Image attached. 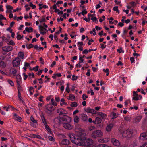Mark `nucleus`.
<instances>
[{
    "label": "nucleus",
    "instance_id": "nucleus-44",
    "mask_svg": "<svg viewBox=\"0 0 147 147\" xmlns=\"http://www.w3.org/2000/svg\"><path fill=\"white\" fill-rule=\"evenodd\" d=\"M72 80L73 81H74L76 80L78 78V77L77 76H75L74 75H73L72 76Z\"/></svg>",
    "mask_w": 147,
    "mask_h": 147
},
{
    "label": "nucleus",
    "instance_id": "nucleus-41",
    "mask_svg": "<svg viewBox=\"0 0 147 147\" xmlns=\"http://www.w3.org/2000/svg\"><path fill=\"white\" fill-rule=\"evenodd\" d=\"M23 79L24 80H26L28 76L25 73H23Z\"/></svg>",
    "mask_w": 147,
    "mask_h": 147
},
{
    "label": "nucleus",
    "instance_id": "nucleus-22",
    "mask_svg": "<svg viewBox=\"0 0 147 147\" xmlns=\"http://www.w3.org/2000/svg\"><path fill=\"white\" fill-rule=\"evenodd\" d=\"M87 119V116L85 114H83L82 115V120L84 121H86Z\"/></svg>",
    "mask_w": 147,
    "mask_h": 147
},
{
    "label": "nucleus",
    "instance_id": "nucleus-45",
    "mask_svg": "<svg viewBox=\"0 0 147 147\" xmlns=\"http://www.w3.org/2000/svg\"><path fill=\"white\" fill-rule=\"evenodd\" d=\"M30 119L31 121L32 122L35 123H37V121L34 119L33 117L31 116L30 117Z\"/></svg>",
    "mask_w": 147,
    "mask_h": 147
},
{
    "label": "nucleus",
    "instance_id": "nucleus-55",
    "mask_svg": "<svg viewBox=\"0 0 147 147\" xmlns=\"http://www.w3.org/2000/svg\"><path fill=\"white\" fill-rule=\"evenodd\" d=\"M16 118H17V120L18 121H19L20 122H21V120L22 119L21 117L18 116H17V117H16Z\"/></svg>",
    "mask_w": 147,
    "mask_h": 147
},
{
    "label": "nucleus",
    "instance_id": "nucleus-50",
    "mask_svg": "<svg viewBox=\"0 0 147 147\" xmlns=\"http://www.w3.org/2000/svg\"><path fill=\"white\" fill-rule=\"evenodd\" d=\"M22 38V36L20 34L17 35V39L18 40L21 39Z\"/></svg>",
    "mask_w": 147,
    "mask_h": 147
},
{
    "label": "nucleus",
    "instance_id": "nucleus-17",
    "mask_svg": "<svg viewBox=\"0 0 147 147\" xmlns=\"http://www.w3.org/2000/svg\"><path fill=\"white\" fill-rule=\"evenodd\" d=\"M53 111V110L48 109L46 110V112L47 113L48 115L49 116H51L52 114V112Z\"/></svg>",
    "mask_w": 147,
    "mask_h": 147
},
{
    "label": "nucleus",
    "instance_id": "nucleus-48",
    "mask_svg": "<svg viewBox=\"0 0 147 147\" xmlns=\"http://www.w3.org/2000/svg\"><path fill=\"white\" fill-rule=\"evenodd\" d=\"M38 68L39 66H36L35 67H34L32 69L36 71H38Z\"/></svg>",
    "mask_w": 147,
    "mask_h": 147
},
{
    "label": "nucleus",
    "instance_id": "nucleus-20",
    "mask_svg": "<svg viewBox=\"0 0 147 147\" xmlns=\"http://www.w3.org/2000/svg\"><path fill=\"white\" fill-rule=\"evenodd\" d=\"M74 117V121L75 123H78L79 121V119L78 116L76 115H75Z\"/></svg>",
    "mask_w": 147,
    "mask_h": 147
},
{
    "label": "nucleus",
    "instance_id": "nucleus-25",
    "mask_svg": "<svg viewBox=\"0 0 147 147\" xmlns=\"http://www.w3.org/2000/svg\"><path fill=\"white\" fill-rule=\"evenodd\" d=\"M111 115L112 116V119H115L117 117L116 114L114 112H112L111 113Z\"/></svg>",
    "mask_w": 147,
    "mask_h": 147
},
{
    "label": "nucleus",
    "instance_id": "nucleus-39",
    "mask_svg": "<svg viewBox=\"0 0 147 147\" xmlns=\"http://www.w3.org/2000/svg\"><path fill=\"white\" fill-rule=\"evenodd\" d=\"M32 2H30V6L31 7L32 9H35L36 8V6L34 5L32 3Z\"/></svg>",
    "mask_w": 147,
    "mask_h": 147
},
{
    "label": "nucleus",
    "instance_id": "nucleus-63",
    "mask_svg": "<svg viewBox=\"0 0 147 147\" xmlns=\"http://www.w3.org/2000/svg\"><path fill=\"white\" fill-rule=\"evenodd\" d=\"M40 22L42 23L46 21V20L45 18L41 19L39 21Z\"/></svg>",
    "mask_w": 147,
    "mask_h": 147
},
{
    "label": "nucleus",
    "instance_id": "nucleus-40",
    "mask_svg": "<svg viewBox=\"0 0 147 147\" xmlns=\"http://www.w3.org/2000/svg\"><path fill=\"white\" fill-rule=\"evenodd\" d=\"M77 45L78 47L82 46L83 45V42H78Z\"/></svg>",
    "mask_w": 147,
    "mask_h": 147
},
{
    "label": "nucleus",
    "instance_id": "nucleus-14",
    "mask_svg": "<svg viewBox=\"0 0 147 147\" xmlns=\"http://www.w3.org/2000/svg\"><path fill=\"white\" fill-rule=\"evenodd\" d=\"M21 78V77L20 75L18 74L16 76V81L17 83H20Z\"/></svg>",
    "mask_w": 147,
    "mask_h": 147
},
{
    "label": "nucleus",
    "instance_id": "nucleus-56",
    "mask_svg": "<svg viewBox=\"0 0 147 147\" xmlns=\"http://www.w3.org/2000/svg\"><path fill=\"white\" fill-rule=\"evenodd\" d=\"M113 10L115 11H118V7L117 6H115L113 8Z\"/></svg>",
    "mask_w": 147,
    "mask_h": 147
},
{
    "label": "nucleus",
    "instance_id": "nucleus-11",
    "mask_svg": "<svg viewBox=\"0 0 147 147\" xmlns=\"http://www.w3.org/2000/svg\"><path fill=\"white\" fill-rule=\"evenodd\" d=\"M96 114L98 116H100L103 119H105L107 117L106 115L102 112H97Z\"/></svg>",
    "mask_w": 147,
    "mask_h": 147
},
{
    "label": "nucleus",
    "instance_id": "nucleus-1",
    "mask_svg": "<svg viewBox=\"0 0 147 147\" xmlns=\"http://www.w3.org/2000/svg\"><path fill=\"white\" fill-rule=\"evenodd\" d=\"M69 136L71 142L77 145L90 146L92 145L93 143L91 139L86 138L83 139L80 136L76 135L74 134H70Z\"/></svg>",
    "mask_w": 147,
    "mask_h": 147
},
{
    "label": "nucleus",
    "instance_id": "nucleus-42",
    "mask_svg": "<svg viewBox=\"0 0 147 147\" xmlns=\"http://www.w3.org/2000/svg\"><path fill=\"white\" fill-rule=\"evenodd\" d=\"M87 12L86 10V9H84L82 11V12H81V13H82V14L84 16L85 14H86L87 13Z\"/></svg>",
    "mask_w": 147,
    "mask_h": 147
},
{
    "label": "nucleus",
    "instance_id": "nucleus-24",
    "mask_svg": "<svg viewBox=\"0 0 147 147\" xmlns=\"http://www.w3.org/2000/svg\"><path fill=\"white\" fill-rule=\"evenodd\" d=\"M45 107L46 110L51 109H52L53 107L50 104H47L46 106Z\"/></svg>",
    "mask_w": 147,
    "mask_h": 147
},
{
    "label": "nucleus",
    "instance_id": "nucleus-3",
    "mask_svg": "<svg viewBox=\"0 0 147 147\" xmlns=\"http://www.w3.org/2000/svg\"><path fill=\"white\" fill-rule=\"evenodd\" d=\"M103 133L100 130H97L93 132L92 134L93 138H95L97 137H100L103 135Z\"/></svg>",
    "mask_w": 147,
    "mask_h": 147
},
{
    "label": "nucleus",
    "instance_id": "nucleus-18",
    "mask_svg": "<svg viewBox=\"0 0 147 147\" xmlns=\"http://www.w3.org/2000/svg\"><path fill=\"white\" fill-rule=\"evenodd\" d=\"M45 129H46L47 131L50 134H51L52 131H51V129L49 127L48 125H45Z\"/></svg>",
    "mask_w": 147,
    "mask_h": 147
},
{
    "label": "nucleus",
    "instance_id": "nucleus-58",
    "mask_svg": "<svg viewBox=\"0 0 147 147\" xmlns=\"http://www.w3.org/2000/svg\"><path fill=\"white\" fill-rule=\"evenodd\" d=\"M130 60L131 61L132 63H134L135 61L134 57H131L130 58Z\"/></svg>",
    "mask_w": 147,
    "mask_h": 147
},
{
    "label": "nucleus",
    "instance_id": "nucleus-23",
    "mask_svg": "<svg viewBox=\"0 0 147 147\" xmlns=\"http://www.w3.org/2000/svg\"><path fill=\"white\" fill-rule=\"evenodd\" d=\"M96 119L97 122V124H99L102 121V119L101 118L99 117H96Z\"/></svg>",
    "mask_w": 147,
    "mask_h": 147
},
{
    "label": "nucleus",
    "instance_id": "nucleus-38",
    "mask_svg": "<svg viewBox=\"0 0 147 147\" xmlns=\"http://www.w3.org/2000/svg\"><path fill=\"white\" fill-rule=\"evenodd\" d=\"M7 82L11 85L12 86H13L14 85V84L13 82V81L10 80H7Z\"/></svg>",
    "mask_w": 147,
    "mask_h": 147
},
{
    "label": "nucleus",
    "instance_id": "nucleus-2",
    "mask_svg": "<svg viewBox=\"0 0 147 147\" xmlns=\"http://www.w3.org/2000/svg\"><path fill=\"white\" fill-rule=\"evenodd\" d=\"M71 121V118L67 115H64L62 117H60L59 120L60 123H63V127L68 129H71L73 128L70 123Z\"/></svg>",
    "mask_w": 147,
    "mask_h": 147
},
{
    "label": "nucleus",
    "instance_id": "nucleus-54",
    "mask_svg": "<svg viewBox=\"0 0 147 147\" xmlns=\"http://www.w3.org/2000/svg\"><path fill=\"white\" fill-rule=\"evenodd\" d=\"M30 64L28 63H27L26 62H25L24 63V66L25 67H28L30 66Z\"/></svg>",
    "mask_w": 147,
    "mask_h": 147
},
{
    "label": "nucleus",
    "instance_id": "nucleus-60",
    "mask_svg": "<svg viewBox=\"0 0 147 147\" xmlns=\"http://www.w3.org/2000/svg\"><path fill=\"white\" fill-rule=\"evenodd\" d=\"M63 3V1H58L56 3V4L58 5L59 4H62Z\"/></svg>",
    "mask_w": 147,
    "mask_h": 147
},
{
    "label": "nucleus",
    "instance_id": "nucleus-49",
    "mask_svg": "<svg viewBox=\"0 0 147 147\" xmlns=\"http://www.w3.org/2000/svg\"><path fill=\"white\" fill-rule=\"evenodd\" d=\"M48 138L50 141H53V140H54V139L51 136H48Z\"/></svg>",
    "mask_w": 147,
    "mask_h": 147
},
{
    "label": "nucleus",
    "instance_id": "nucleus-29",
    "mask_svg": "<svg viewBox=\"0 0 147 147\" xmlns=\"http://www.w3.org/2000/svg\"><path fill=\"white\" fill-rule=\"evenodd\" d=\"M33 136L34 138H37L40 139H42L43 138L42 137L38 135H36V134H33Z\"/></svg>",
    "mask_w": 147,
    "mask_h": 147
},
{
    "label": "nucleus",
    "instance_id": "nucleus-47",
    "mask_svg": "<svg viewBox=\"0 0 147 147\" xmlns=\"http://www.w3.org/2000/svg\"><path fill=\"white\" fill-rule=\"evenodd\" d=\"M3 19L6 20V19L5 17H4L3 15L0 14V21L1 20Z\"/></svg>",
    "mask_w": 147,
    "mask_h": 147
},
{
    "label": "nucleus",
    "instance_id": "nucleus-61",
    "mask_svg": "<svg viewBox=\"0 0 147 147\" xmlns=\"http://www.w3.org/2000/svg\"><path fill=\"white\" fill-rule=\"evenodd\" d=\"M43 5V4L41 3H39L38 5L39 6V9L40 10H41L42 8V6Z\"/></svg>",
    "mask_w": 147,
    "mask_h": 147
},
{
    "label": "nucleus",
    "instance_id": "nucleus-36",
    "mask_svg": "<svg viewBox=\"0 0 147 147\" xmlns=\"http://www.w3.org/2000/svg\"><path fill=\"white\" fill-rule=\"evenodd\" d=\"M129 4L131 5V7L136 6V3L134 1L131 2L129 3Z\"/></svg>",
    "mask_w": 147,
    "mask_h": 147
},
{
    "label": "nucleus",
    "instance_id": "nucleus-31",
    "mask_svg": "<svg viewBox=\"0 0 147 147\" xmlns=\"http://www.w3.org/2000/svg\"><path fill=\"white\" fill-rule=\"evenodd\" d=\"M26 46L27 49H30L34 47V45L32 44H30L28 45L27 44Z\"/></svg>",
    "mask_w": 147,
    "mask_h": 147
},
{
    "label": "nucleus",
    "instance_id": "nucleus-19",
    "mask_svg": "<svg viewBox=\"0 0 147 147\" xmlns=\"http://www.w3.org/2000/svg\"><path fill=\"white\" fill-rule=\"evenodd\" d=\"M18 56L21 59H22L23 58L24 56V53L22 52H20L18 54Z\"/></svg>",
    "mask_w": 147,
    "mask_h": 147
},
{
    "label": "nucleus",
    "instance_id": "nucleus-16",
    "mask_svg": "<svg viewBox=\"0 0 147 147\" xmlns=\"http://www.w3.org/2000/svg\"><path fill=\"white\" fill-rule=\"evenodd\" d=\"M25 30L28 32L30 33L33 32V29L32 27H29V28L26 27L25 28Z\"/></svg>",
    "mask_w": 147,
    "mask_h": 147
},
{
    "label": "nucleus",
    "instance_id": "nucleus-51",
    "mask_svg": "<svg viewBox=\"0 0 147 147\" xmlns=\"http://www.w3.org/2000/svg\"><path fill=\"white\" fill-rule=\"evenodd\" d=\"M117 66H122L123 65V63L120 61H118V63L116 64Z\"/></svg>",
    "mask_w": 147,
    "mask_h": 147
},
{
    "label": "nucleus",
    "instance_id": "nucleus-9",
    "mask_svg": "<svg viewBox=\"0 0 147 147\" xmlns=\"http://www.w3.org/2000/svg\"><path fill=\"white\" fill-rule=\"evenodd\" d=\"M85 111L88 113H92V114H96L97 113V111L94 109L90 108H87L85 110Z\"/></svg>",
    "mask_w": 147,
    "mask_h": 147
},
{
    "label": "nucleus",
    "instance_id": "nucleus-15",
    "mask_svg": "<svg viewBox=\"0 0 147 147\" xmlns=\"http://www.w3.org/2000/svg\"><path fill=\"white\" fill-rule=\"evenodd\" d=\"M41 117L43 123L44 124V125H47L46 119L44 116L43 115H42V116H41Z\"/></svg>",
    "mask_w": 147,
    "mask_h": 147
},
{
    "label": "nucleus",
    "instance_id": "nucleus-34",
    "mask_svg": "<svg viewBox=\"0 0 147 147\" xmlns=\"http://www.w3.org/2000/svg\"><path fill=\"white\" fill-rule=\"evenodd\" d=\"M51 102L52 105L56 106L57 104L56 103H55L54 102V99L53 98H52L51 100Z\"/></svg>",
    "mask_w": 147,
    "mask_h": 147
},
{
    "label": "nucleus",
    "instance_id": "nucleus-12",
    "mask_svg": "<svg viewBox=\"0 0 147 147\" xmlns=\"http://www.w3.org/2000/svg\"><path fill=\"white\" fill-rule=\"evenodd\" d=\"M113 127V124L112 123L109 124L107 125L106 127V130L107 132H110Z\"/></svg>",
    "mask_w": 147,
    "mask_h": 147
},
{
    "label": "nucleus",
    "instance_id": "nucleus-37",
    "mask_svg": "<svg viewBox=\"0 0 147 147\" xmlns=\"http://www.w3.org/2000/svg\"><path fill=\"white\" fill-rule=\"evenodd\" d=\"M132 99L133 100H134L136 101L140 100V98L138 96V95L133 96Z\"/></svg>",
    "mask_w": 147,
    "mask_h": 147
},
{
    "label": "nucleus",
    "instance_id": "nucleus-30",
    "mask_svg": "<svg viewBox=\"0 0 147 147\" xmlns=\"http://www.w3.org/2000/svg\"><path fill=\"white\" fill-rule=\"evenodd\" d=\"M17 89L18 91H21L22 88L20 84V83H17Z\"/></svg>",
    "mask_w": 147,
    "mask_h": 147
},
{
    "label": "nucleus",
    "instance_id": "nucleus-28",
    "mask_svg": "<svg viewBox=\"0 0 147 147\" xmlns=\"http://www.w3.org/2000/svg\"><path fill=\"white\" fill-rule=\"evenodd\" d=\"M69 84L68 83H67V87L66 88L65 90L68 93H69L70 92V88L69 87Z\"/></svg>",
    "mask_w": 147,
    "mask_h": 147
},
{
    "label": "nucleus",
    "instance_id": "nucleus-5",
    "mask_svg": "<svg viewBox=\"0 0 147 147\" xmlns=\"http://www.w3.org/2000/svg\"><path fill=\"white\" fill-rule=\"evenodd\" d=\"M2 49L5 52H8L11 51L13 49V48L11 46H7L3 47Z\"/></svg>",
    "mask_w": 147,
    "mask_h": 147
},
{
    "label": "nucleus",
    "instance_id": "nucleus-10",
    "mask_svg": "<svg viewBox=\"0 0 147 147\" xmlns=\"http://www.w3.org/2000/svg\"><path fill=\"white\" fill-rule=\"evenodd\" d=\"M38 27L40 34L43 35L45 34L46 32L44 31V28L41 25H39Z\"/></svg>",
    "mask_w": 147,
    "mask_h": 147
},
{
    "label": "nucleus",
    "instance_id": "nucleus-26",
    "mask_svg": "<svg viewBox=\"0 0 147 147\" xmlns=\"http://www.w3.org/2000/svg\"><path fill=\"white\" fill-rule=\"evenodd\" d=\"M126 132L127 135L129 134H132L133 133V131L132 130L128 129L124 132L125 133Z\"/></svg>",
    "mask_w": 147,
    "mask_h": 147
},
{
    "label": "nucleus",
    "instance_id": "nucleus-52",
    "mask_svg": "<svg viewBox=\"0 0 147 147\" xmlns=\"http://www.w3.org/2000/svg\"><path fill=\"white\" fill-rule=\"evenodd\" d=\"M84 20H85L86 22H90V18H87L85 17L84 19Z\"/></svg>",
    "mask_w": 147,
    "mask_h": 147
},
{
    "label": "nucleus",
    "instance_id": "nucleus-57",
    "mask_svg": "<svg viewBox=\"0 0 147 147\" xmlns=\"http://www.w3.org/2000/svg\"><path fill=\"white\" fill-rule=\"evenodd\" d=\"M88 53V51L87 49H85L83 51H82V53L83 54H87Z\"/></svg>",
    "mask_w": 147,
    "mask_h": 147
},
{
    "label": "nucleus",
    "instance_id": "nucleus-35",
    "mask_svg": "<svg viewBox=\"0 0 147 147\" xmlns=\"http://www.w3.org/2000/svg\"><path fill=\"white\" fill-rule=\"evenodd\" d=\"M91 19L93 21V22H97L96 23L98 22V21L96 17H92Z\"/></svg>",
    "mask_w": 147,
    "mask_h": 147
},
{
    "label": "nucleus",
    "instance_id": "nucleus-32",
    "mask_svg": "<svg viewBox=\"0 0 147 147\" xmlns=\"http://www.w3.org/2000/svg\"><path fill=\"white\" fill-rule=\"evenodd\" d=\"M75 98V96L74 95L70 94L69 96V99L71 100H73Z\"/></svg>",
    "mask_w": 147,
    "mask_h": 147
},
{
    "label": "nucleus",
    "instance_id": "nucleus-33",
    "mask_svg": "<svg viewBox=\"0 0 147 147\" xmlns=\"http://www.w3.org/2000/svg\"><path fill=\"white\" fill-rule=\"evenodd\" d=\"M70 105L71 107H76L77 106V105L76 102H74L71 103Z\"/></svg>",
    "mask_w": 147,
    "mask_h": 147
},
{
    "label": "nucleus",
    "instance_id": "nucleus-13",
    "mask_svg": "<svg viewBox=\"0 0 147 147\" xmlns=\"http://www.w3.org/2000/svg\"><path fill=\"white\" fill-rule=\"evenodd\" d=\"M70 141L66 139H63L61 141V144L62 145H68L70 144Z\"/></svg>",
    "mask_w": 147,
    "mask_h": 147
},
{
    "label": "nucleus",
    "instance_id": "nucleus-43",
    "mask_svg": "<svg viewBox=\"0 0 147 147\" xmlns=\"http://www.w3.org/2000/svg\"><path fill=\"white\" fill-rule=\"evenodd\" d=\"M6 8L7 9L11 10H12L13 9V7L10 5H7L6 6Z\"/></svg>",
    "mask_w": 147,
    "mask_h": 147
},
{
    "label": "nucleus",
    "instance_id": "nucleus-46",
    "mask_svg": "<svg viewBox=\"0 0 147 147\" xmlns=\"http://www.w3.org/2000/svg\"><path fill=\"white\" fill-rule=\"evenodd\" d=\"M96 147H111L110 146H109L105 145L103 144H100L98 146H96Z\"/></svg>",
    "mask_w": 147,
    "mask_h": 147
},
{
    "label": "nucleus",
    "instance_id": "nucleus-6",
    "mask_svg": "<svg viewBox=\"0 0 147 147\" xmlns=\"http://www.w3.org/2000/svg\"><path fill=\"white\" fill-rule=\"evenodd\" d=\"M57 112L60 115H63V116L65 115H64L67 113V111L62 108L58 109L57 110Z\"/></svg>",
    "mask_w": 147,
    "mask_h": 147
},
{
    "label": "nucleus",
    "instance_id": "nucleus-7",
    "mask_svg": "<svg viewBox=\"0 0 147 147\" xmlns=\"http://www.w3.org/2000/svg\"><path fill=\"white\" fill-rule=\"evenodd\" d=\"M111 141L113 144L116 146H118L120 144L119 142L115 138H112Z\"/></svg>",
    "mask_w": 147,
    "mask_h": 147
},
{
    "label": "nucleus",
    "instance_id": "nucleus-4",
    "mask_svg": "<svg viewBox=\"0 0 147 147\" xmlns=\"http://www.w3.org/2000/svg\"><path fill=\"white\" fill-rule=\"evenodd\" d=\"M21 60L18 58H16L13 61V64L14 67H17L20 64Z\"/></svg>",
    "mask_w": 147,
    "mask_h": 147
},
{
    "label": "nucleus",
    "instance_id": "nucleus-21",
    "mask_svg": "<svg viewBox=\"0 0 147 147\" xmlns=\"http://www.w3.org/2000/svg\"><path fill=\"white\" fill-rule=\"evenodd\" d=\"M142 117L140 116H138L136 117L135 119V122H139L140 121Z\"/></svg>",
    "mask_w": 147,
    "mask_h": 147
},
{
    "label": "nucleus",
    "instance_id": "nucleus-64",
    "mask_svg": "<svg viewBox=\"0 0 147 147\" xmlns=\"http://www.w3.org/2000/svg\"><path fill=\"white\" fill-rule=\"evenodd\" d=\"M85 31V30L84 28L82 27L81 28L80 30V33H82L83 32Z\"/></svg>",
    "mask_w": 147,
    "mask_h": 147
},
{
    "label": "nucleus",
    "instance_id": "nucleus-59",
    "mask_svg": "<svg viewBox=\"0 0 147 147\" xmlns=\"http://www.w3.org/2000/svg\"><path fill=\"white\" fill-rule=\"evenodd\" d=\"M8 44L9 45H11L13 46L15 45V43L12 40L10 41L9 43Z\"/></svg>",
    "mask_w": 147,
    "mask_h": 147
},
{
    "label": "nucleus",
    "instance_id": "nucleus-62",
    "mask_svg": "<svg viewBox=\"0 0 147 147\" xmlns=\"http://www.w3.org/2000/svg\"><path fill=\"white\" fill-rule=\"evenodd\" d=\"M19 100V101L22 102L23 104H24L25 103L23 101V100L21 98V97L20 98H18Z\"/></svg>",
    "mask_w": 147,
    "mask_h": 147
},
{
    "label": "nucleus",
    "instance_id": "nucleus-27",
    "mask_svg": "<svg viewBox=\"0 0 147 147\" xmlns=\"http://www.w3.org/2000/svg\"><path fill=\"white\" fill-rule=\"evenodd\" d=\"M10 71L11 73L14 76H15L17 73V70L14 69H11Z\"/></svg>",
    "mask_w": 147,
    "mask_h": 147
},
{
    "label": "nucleus",
    "instance_id": "nucleus-8",
    "mask_svg": "<svg viewBox=\"0 0 147 147\" xmlns=\"http://www.w3.org/2000/svg\"><path fill=\"white\" fill-rule=\"evenodd\" d=\"M140 140H144L147 139V134L145 133H143L140 134V136L139 138Z\"/></svg>",
    "mask_w": 147,
    "mask_h": 147
},
{
    "label": "nucleus",
    "instance_id": "nucleus-53",
    "mask_svg": "<svg viewBox=\"0 0 147 147\" xmlns=\"http://www.w3.org/2000/svg\"><path fill=\"white\" fill-rule=\"evenodd\" d=\"M39 61L42 64H44L43 59L42 57H40L39 58Z\"/></svg>",
    "mask_w": 147,
    "mask_h": 147
}]
</instances>
